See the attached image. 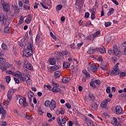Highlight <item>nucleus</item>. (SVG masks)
<instances>
[{"instance_id": "1", "label": "nucleus", "mask_w": 126, "mask_h": 126, "mask_svg": "<svg viewBox=\"0 0 126 126\" xmlns=\"http://www.w3.org/2000/svg\"><path fill=\"white\" fill-rule=\"evenodd\" d=\"M33 55V43H29L25 45V49L23 52V57L29 58Z\"/></svg>"}, {"instance_id": "2", "label": "nucleus", "mask_w": 126, "mask_h": 126, "mask_svg": "<svg viewBox=\"0 0 126 126\" xmlns=\"http://www.w3.org/2000/svg\"><path fill=\"white\" fill-rule=\"evenodd\" d=\"M7 74H10L14 76V79H23V77L22 76V73L17 70L16 72L12 71V70H9L6 71Z\"/></svg>"}, {"instance_id": "3", "label": "nucleus", "mask_w": 126, "mask_h": 126, "mask_svg": "<svg viewBox=\"0 0 126 126\" xmlns=\"http://www.w3.org/2000/svg\"><path fill=\"white\" fill-rule=\"evenodd\" d=\"M16 99L17 101L19 100V104L22 105L24 108L28 106L29 103L26 101V97H23L22 96L17 94L16 96Z\"/></svg>"}, {"instance_id": "4", "label": "nucleus", "mask_w": 126, "mask_h": 126, "mask_svg": "<svg viewBox=\"0 0 126 126\" xmlns=\"http://www.w3.org/2000/svg\"><path fill=\"white\" fill-rule=\"evenodd\" d=\"M107 53L108 54H109V55H112V53L113 54H114V55L116 56H119V55L120 54V51L118 49V47L117 46V45L113 46V51H112V50H108Z\"/></svg>"}, {"instance_id": "5", "label": "nucleus", "mask_w": 126, "mask_h": 126, "mask_svg": "<svg viewBox=\"0 0 126 126\" xmlns=\"http://www.w3.org/2000/svg\"><path fill=\"white\" fill-rule=\"evenodd\" d=\"M87 69L89 71H92L93 72H96L98 70V68L94 63H89Z\"/></svg>"}, {"instance_id": "6", "label": "nucleus", "mask_w": 126, "mask_h": 126, "mask_svg": "<svg viewBox=\"0 0 126 126\" xmlns=\"http://www.w3.org/2000/svg\"><path fill=\"white\" fill-rule=\"evenodd\" d=\"M119 64H120V63H117L115 65L113 70L111 72V75H118L119 74V70H120L119 69Z\"/></svg>"}, {"instance_id": "7", "label": "nucleus", "mask_w": 126, "mask_h": 126, "mask_svg": "<svg viewBox=\"0 0 126 126\" xmlns=\"http://www.w3.org/2000/svg\"><path fill=\"white\" fill-rule=\"evenodd\" d=\"M6 114L7 112L6 111L3 109V108L1 106V104H0V115H2L1 116V119L2 120H4L6 117Z\"/></svg>"}, {"instance_id": "8", "label": "nucleus", "mask_w": 126, "mask_h": 126, "mask_svg": "<svg viewBox=\"0 0 126 126\" xmlns=\"http://www.w3.org/2000/svg\"><path fill=\"white\" fill-rule=\"evenodd\" d=\"M57 123L58 125H59V126H63V125H64V124L66 123V119L64 117H63V116H62L61 118H57Z\"/></svg>"}, {"instance_id": "9", "label": "nucleus", "mask_w": 126, "mask_h": 126, "mask_svg": "<svg viewBox=\"0 0 126 126\" xmlns=\"http://www.w3.org/2000/svg\"><path fill=\"white\" fill-rule=\"evenodd\" d=\"M24 65L26 67V68L29 69V70H32L33 69V67L32 66V64L30 63L28 61H25L24 62Z\"/></svg>"}, {"instance_id": "10", "label": "nucleus", "mask_w": 126, "mask_h": 126, "mask_svg": "<svg viewBox=\"0 0 126 126\" xmlns=\"http://www.w3.org/2000/svg\"><path fill=\"white\" fill-rule=\"evenodd\" d=\"M14 92H15V89H11L8 91L7 94L8 99H9V100L11 99V96L13 95V93H14Z\"/></svg>"}, {"instance_id": "11", "label": "nucleus", "mask_w": 126, "mask_h": 126, "mask_svg": "<svg viewBox=\"0 0 126 126\" xmlns=\"http://www.w3.org/2000/svg\"><path fill=\"white\" fill-rule=\"evenodd\" d=\"M3 10L5 12H8L9 10H10V6L7 3H3Z\"/></svg>"}, {"instance_id": "12", "label": "nucleus", "mask_w": 126, "mask_h": 126, "mask_svg": "<svg viewBox=\"0 0 126 126\" xmlns=\"http://www.w3.org/2000/svg\"><path fill=\"white\" fill-rule=\"evenodd\" d=\"M6 21H7L6 17H4L3 13H0V22H2L3 24H5Z\"/></svg>"}, {"instance_id": "13", "label": "nucleus", "mask_w": 126, "mask_h": 126, "mask_svg": "<svg viewBox=\"0 0 126 126\" xmlns=\"http://www.w3.org/2000/svg\"><path fill=\"white\" fill-rule=\"evenodd\" d=\"M56 106L57 104L56 103V101H55L54 99H52L50 106H49L51 110H55V109H56Z\"/></svg>"}, {"instance_id": "14", "label": "nucleus", "mask_w": 126, "mask_h": 126, "mask_svg": "<svg viewBox=\"0 0 126 126\" xmlns=\"http://www.w3.org/2000/svg\"><path fill=\"white\" fill-rule=\"evenodd\" d=\"M123 113V108L121 106L118 105L116 107V113L117 115H120V114H122Z\"/></svg>"}, {"instance_id": "15", "label": "nucleus", "mask_w": 126, "mask_h": 126, "mask_svg": "<svg viewBox=\"0 0 126 126\" xmlns=\"http://www.w3.org/2000/svg\"><path fill=\"white\" fill-rule=\"evenodd\" d=\"M28 95L29 97V102L30 103H31V102H32V98H34V93H33V92H32V91H30V92H29L28 93Z\"/></svg>"}, {"instance_id": "16", "label": "nucleus", "mask_w": 126, "mask_h": 126, "mask_svg": "<svg viewBox=\"0 0 126 126\" xmlns=\"http://www.w3.org/2000/svg\"><path fill=\"white\" fill-rule=\"evenodd\" d=\"M97 52H99L100 54H105L106 53V48L104 46H101L97 49H96Z\"/></svg>"}, {"instance_id": "17", "label": "nucleus", "mask_w": 126, "mask_h": 126, "mask_svg": "<svg viewBox=\"0 0 126 126\" xmlns=\"http://www.w3.org/2000/svg\"><path fill=\"white\" fill-rule=\"evenodd\" d=\"M58 86H55L52 88L51 90L53 92H54V93H58L60 92H61V89Z\"/></svg>"}, {"instance_id": "18", "label": "nucleus", "mask_w": 126, "mask_h": 126, "mask_svg": "<svg viewBox=\"0 0 126 126\" xmlns=\"http://www.w3.org/2000/svg\"><path fill=\"white\" fill-rule=\"evenodd\" d=\"M31 20H32V17L31 16V15H28L25 20V22H26L27 24H29V23L31 22Z\"/></svg>"}, {"instance_id": "19", "label": "nucleus", "mask_w": 126, "mask_h": 126, "mask_svg": "<svg viewBox=\"0 0 126 126\" xmlns=\"http://www.w3.org/2000/svg\"><path fill=\"white\" fill-rule=\"evenodd\" d=\"M56 59L55 58H51L49 60V62L50 64H51V65H55L56 64Z\"/></svg>"}, {"instance_id": "20", "label": "nucleus", "mask_w": 126, "mask_h": 126, "mask_svg": "<svg viewBox=\"0 0 126 126\" xmlns=\"http://www.w3.org/2000/svg\"><path fill=\"white\" fill-rule=\"evenodd\" d=\"M70 66V64L69 62H64L63 63V67H64V68H69Z\"/></svg>"}, {"instance_id": "21", "label": "nucleus", "mask_w": 126, "mask_h": 126, "mask_svg": "<svg viewBox=\"0 0 126 126\" xmlns=\"http://www.w3.org/2000/svg\"><path fill=\"white\" fill-rule=\"evenodd\" d=\"M31 4H25L23 5V7L25 8V10H30Z\"/></svg>"}, {"instance_id": "22", "label": "nucleus", "mask_w": 126, "mask_h": 126, "mask_svg": "<svg viewBox=\"0 0 126 126\" xmlns=\"http://www.w3.org/2000/svg\"><path fill=\"white\" fill-rule=\"evenodd\" d=\"M114 11L115 9H114V8H111L107 12L108 16H111V15L114 13Z\"/></svg>"}, {"instance_id": "23", "label": "nucleus", "mask_w": 126, "mask_h": 126, "mask_svg": "<svg viewBox=\"0 0 126 126\" xmlns=\"http://www.w3.org/2000/svg\"><path fill=\"white\" fill-rule=\"evenodd\" d=\"M112 125H113V126H117V124H118V119L116 117L113 118V120L111 121Z\"/></svg>"}, {"instance_id": "24", "label": "nucleus", "mask_w": 126, "mask_h": 126, "mask_svg": "<svg viewBox=\"0 0 126 126\" xmlns=\"http://www.w3.org/2000/svg\"><path fill=\"white\" fill-rule=\"evenodd\" d=\"M55 76L56 78H59L61 76V71H56L55 72Z\"/></svg>"}, {"instance_id": "25", "label": "nucleus", "mask_w": 126, "mask_h": 126, "mask_svg": "<svg viewBox=\"0 0 126 126\" xmlns=\"http://www.w3.org/2000/svg\"><path fill=\"white\" fill-rule=\"evenodd\" d=\"M107 105H108V103L104 100L102 103H100V107H101V108H105L107 107Z\"/></svg>"}, {"instance_id": "26", "label": "nucleus", "mask_w": 126, "mask_h": 126, "mask_svg": "<svg viewBox=\"0 0 126 126\" xmlns=\"http://www.w3.org/2000/svg\"><path fill=\"white\" fill-rule=\"evenodd\" d=\"M95 53V49L94 48H90L89 51H88V53L90 55H92V54H94Z\"/></svg>"}, {"instance_id": "27", "label": "nucleus", "mask_w": 126, "mask_h": 126, "mask_svg": "<svg viewBox=\"0 0 126 126\" xmlns=\"http://www.w3.org/2000/svg\"><path fill=\"white\" fill-rule=\"evenodd\" d=\"M59 67L58 65H54L51 68V70L52 71H55V70H58L59 69Z\"/></svg>"}, {"instance_id": "28", "label": "nucleus", "mask_w": 126, "mask_h": 126, "mask_svg": "<svg viewBox=\"0 0 126 126\" xmlns=\"http://www.w3.org/2000/svg\"><path fill=\"white\" fill-rule=\"evenodd\" d=\"M1 49L2 51H6V50H7V46H6V44L2 43L1 44Z\"/></svg>"}, {"instance_id": "29", "label": "nucleus", "mask_w": 126, "mask_h": 126, "mask_svg": "<svg viewBox=\"0 0 126 126\" xmlns=\"http://www.w3.org/2000/svg\"><path fill=\"white\" fill-rule=\"evenodd\" d=\"M13 8H14V10H15V13H18V12L20 11V10L19 9V8H18V6L16 5H14Z\"/></svg>"}, {"instance_id": "30", "label": "nucleus", "mask_w": 126, "mask_h": 126, "mask_svg": "<svg viewBox=\"0 0 126 126\" xmlns=\"http://www.w3.org/2000/svg\"><path fill=\"white\" fill-rule=\"evenodd\" d=\"M94 36H93V34H91L89 35V36L86 37V39L87 40H94Z\"/></svg>"}, {"instance_id": "31", "label": "nucleus", "mask_w": 126, "mask_h": 126, "mask_svg": "<svg viewBox=\"0 0 126 126\" xmlns=\"http://www.w3.org/2000/svg\"><path fill=\"white\" fill-rule=\"evenodd\" d=\"M51 101H50L49 100H46L45 101L44 105L46 107H50V106H51Z\"/></svg>"}, {"instance_id": "32", "label": "nucleus", "mask_w": 126, "mask_h": 126, "mask_svg": "<svg viewBox=\"0 0 126 126\" xmlns=\"http://www.w3.org/2000/svg\"><path fill=\"white\" fill-rule=\"evenodd\" d=\"M4 32L6 34H8V33H10V31H9V27H6L4 29Z\"/></svg>"}, {"instance_id": "33", "label": "nucleus", "mask_w": 126, "mask_h": 126, "mask_svg": "<svg viewBox=\"0 0 126 126\" xmlns=\"http://www.w3.org/2000/svg\"><path fill=\"white\" fill-rule=\"evenodd\" d=\"M24 77H25V79H30V75L28 73L24 74Z\"/></svg>"}, {"instance_id": "34", "label": "nucleus", "mask_w": 126, "mask_h": 126, "mask_svg": "<svg viewBox=\"0 0 126 126\" xmlns=\"http://www.w3.org/2000/svg\"><path fill=\"white\" fill-rule=\"evenodd\" d=\"M98 106H99V105L97 104H94V106H93L92 108L94 111H97V110L98 109Z\"/></svg>"}, {"instance_id": "35", "label": "nucleus", "mask_w": 126, "mask_h": 126, "mask_svg": "<svg viewBox=\"0 0 126 126\" xmlns=\"http://www.w3.org/2000/svg\"><path fill=\"white\" fill-rule=\"evenodd\" d=\"M0 69H1L2 70H3L4 71H6V70H7V68L5 66V65H0Z\"/></svg>"}, {"instance_id": "36", "label": "nucleus", "mask_w": 126, "mask_h": 126, "mask_svg": "<svg viewBox=\"0 0 126 126\" xmlns=\"http://www.w3.org/2000/svg\"><path fill=\"white\" fill-rule=\"evenodd\" d=\"M63 8V5L62 4H58L56 7V10H61Z\"/></svg>"}, {"instance_id": "37", "label": "nucleus", "mask_w": 126, "mask_h": 126, "mask_svg": "<svg viewBox=\"0 0 126 126\" xmlns=\"http://www.w3.org/2000/svg\"><path fill=\"white\" fill-rule=\"evenodd\" d=\"M4 66L7 68H9L10 67H12V64H9L8 63H6L4 64Z\"/></svg>"}, {"instance_id": "38", "label": "nucleus", "mask_w": 126, "mask_h": 126, "mask_svg": "<svg viewBox=\"0 0 126 126\" xmlns=\"http://www.w3.org/2000/svg\"><path fill=\"white\" fill-rule=\"evenodd\" d=\"M89 12H91V14H95L96 12V9L93 8L92 9H89Z\"/></svg>"}, {"instance_id": "39", "label": "nucleus", "mask_w": 126, "mask_h": 126, "mask_svg": "<svg viewBox=\"0 0 126 126\" xmlns=\"http://www.w3.org/2000/svg\"><path fill=\"white\" fill-rule=\"evenodd\" d=\"M82 72H83V73H84V74H85V75L86 76V77H89L90 76V74H89V73L87 72V71L83 70Z\"/></svg>"}, {"instance_id": "40", "label": "nucleus", "mask_w": 126, "mask_h": 126, "mask_svg": "<svg viewBox=\"0 0 126 126\" xmlns=\"http://www.w3.org/2000/svg\"><path fill=\"white\" fill-rule=\"evenodd\" d=\"M100 33H101V32L100 31H96L94 33V34H93V36H94V37L95 38V37H97Z\"/></svg>"}, {"instance_id": "41", "label": "nucleus", "mask_w": 126, "mask_h": 126, "mask_svg": "<svg viewBox=\"0 0 126 126\" xmlns=\"http://www.w3.org/2000/svg\"><path fill=\"white\" fill-rule=\"evenodd\" d=\"M90 86L91 87H93V88H96L97 86L95 85V82L93 81L90 83Z\"/></svg>"}, {"instance_id": "42", "label": "nucleus", "mask_w": 126, "mask_h": 126, "mask_svg": "<svg viewBox=\"0 0 126 126\" xmlns=\"http://www.w3.org/2000/svg\"><path fill=\"white\" fill-rule=\"evenodd\" d=\"M89 98H90V99L92 100L93 101V100H95V96H94V95L92 94H89Z\"/></svg>"}, {"instance_id": "43", "label": "nucleus", "mask_w": 126, "mask_h": 126, "mask_svg": "<svg viewBox=\"0 0 126 126\" xmlns=\"http://www.w3.org/2000/svg\"><path fill=\"white\" fill-rule=\"evenodd\" d=\"M40 4H41V5H42L43 8H45V9H48V7L46 5V4L45 3L40 2Z\"/></svg>"}, {"instance_id": "44", "label": "nucleus", "mask_w": 126, "mask_h": 126, "mask_svg": "<svg viewBox=\"0 0 126 126\" xmlns=\"http://www.w3.org/2000/svg\"><path fill=\"white\" fill-rule=\"evenodd\" d=\"M112 23L111 22H105L104 25L105 27H109V26H111Z\"/></svg>"}, {"instance_id": "45", "label": "nucleus", "mask_w": 126, "mask_h": 126, "mask_svg": "<svg viewBox=\"0 0 126 126\" xmlns=\"http://www.w3.org/2000/svg\"><path fill=\"white\" fill-rule=\"evenodd\" d=\"M126 72H121L120 73V77H124V76H126Z\"/></svg>"}, {"instance_id": "46", "label": "nucleus", "mask_w": 126, "mask_h": 126, "mask_svg": "<svg viewBox=\"0 0 126 126\" xmlns=\"http://www.w3.org/2000/svg\"><path fill=\"white\" fill-rule=\"evenodd\" d=\"M62 82L65 84H68V82H69V80L67 79H62Z\"/></svg>"}, {"instance_id": "47", "label": "nucleus", "mask_w": 126, "mask_h": 126, "mask_svg": "<svg viewBox=\"0 0 126 126\" xmlns=\"http://www.w3.org/2000/svg\"><path fill=\"white\" fill-rule=\"evenodd\" d=\"M89 16H90V13L88 12H86L85 14V18H89Z\"/></svg>"}, {"instance_id": "48", "label": "nucleus", "mask_w": 126, "mask_h": 126, "mask_svg": "<svg viewBox=\"0 0 126 126\" xmlns=\"http://www.w3.org/2000/svg\"><path fill=\"white\" fill-rule=\"evenodd\" d=\"M100 67L103 70H106V65H104V64H101Z\"/></svg>"}, {"instance_id": "49", "label": "nucleus", "mask_w": 126, "mask_h": 126, "mask_svg": "<svg viewBox=\"0 0 126 126\" xmlns=\"http://www.w3.org/2000/svg\"><path fill=\"white\" fill-rule=\"evenodd\" d=\"M26 119H27L28 120H31L32 118H31V116L28 114L25 115Z\"/></svg>"}, {"instance_id": "50", "label": "nucleus", "mask_w": 126, "mask_h": 126, "mask_svg": "<svg viewBox=\"0 0 126 126\" xmlns=\"http://www.w3.org/2000/svg\"><path fill=\"white\" fill-rule=\"evenodd\" d=\"M61 54H62V55H64V56H67V55H68V52L67 51H62V52L61 53Z\"/></svg>"}, {"instance_id": "51", "label": "nucleus", "mask_w": 126, "mask_h": 126, "mask_svg": "<svg viewBox=\"0 0 126 126\" xmlns=\"http://www.w3.org/2000/svg\"><path fill=\"white\" fill-rule=\"evenodd\" d=\"M111 0V1H113V2L115 3L116 5H119V2H118L117 0Z\"/></svg>"}, {"instance_id": "52", "label": "nucleus", "mask_w": 126, "mask_h": 126, "mask_svg": "<svg viewBox=\"0 0 126 126\" xmlns=\"http://www.w3.org/2000/svg\"><path fill=\"white\" fill-rule=\"evenodd\" d=\"M18 4L20 7H22L23 6V3H22V1H19L18 3Z\"/></svg>"}, {"instance_id": "53", "label": "nucleus", "mask_w": 126, "mask_h": 126, "mask_svg": "<svg viewBox=\"0 0 126 126\" xmlns=\"http://www.w3.org/2000/svg\"><path fill=\"white\" fill-rule=\"evenodd\" d=\"M106 93H110L111 92V89L110 88V87H107L106 88Z\"/></svg>"}, {"instance_id": "54", "label": "nucleus", "mask_w": 126, "mask_h": 126, "mask_svg": "<svg viewBox=\"0 0 126 126\" xmlns=\"http://www.w3.org/2000/svg\"><path fill=\"white\" fill-rule=\"evenodd\" d=\"M82 45H83V42L77 43V46L78 48H81Z\"/></svg>"}, {"instance_id": "55", "label": "nucleus", "mask_w": 126, "mask_h": 126, "mask_svg": "<svg viewBox=\"0 0 126 126\" xmlns=\"http://www.w3.org/2000/svg\"><path fill=\"white\" fill-rule=\"evenodd\" d=\"M79 4H83L84 3V0H77Z\"/></svg>"}, {"instance_id": "56", "label": "nucleus", "mask_w": 126, "mask_h": 126, "mask_svg": "<svg viewBox=\"0 0 126 126\" xmlns=\"http://www.w3.org/2000/svg\"><path fill=\"white\" fill-rule=\"evenodd\" d=\"M70 48L73 49V50H74V49H75V44H74V43L71 44L70 45Z\"/></svg>"}, {"instance_id": "57", "label": "nucleus", "mask_w": 126, "mask_h": 126, "mask_svg": "<svg viewBox=\"0 0 126 126\" xmlns=\"http://www.w3.org/2000/svg\"><path fill=\"white\" fill-rule=\"evenodd\" d=\"M50 36L53 38V39H56L57 37L54 35V33L52 32H50Z\"/></svg>"}, {"instance_id": "58", "label": "nucleus", "mask_w": 126, "mask_h": 126, "mask_svg": "<svg viewBox=\"0 0 126 126\" xmlns=\"http://www.w3.org/2000/svg\"><path fill=\"white\" fill-rule=\"evenodd\" d=\"M65 106L68 109H70V108H71V105H70V104H69V103H66Z\"/></svg>"}, {"instance_id": "59", "label": "nucleus", "mask_w": 126, "mask_h": 126, "mask_svg": "<svg viewBox=\"0 0 126 126\" xmlns=\"http://www.w3.org/2000/svg\"><path fill=\"white\" fill-rule=\"evenodd\" d=\"M92 24H91V22H88L86 24V26L87 27H89V26H91Z\"/></svg>"}, {"instance_id": "60", "label": "nucleus", "mask_w": 126, "mask_h": 126, "mask_svg": "<svg viewBox=\"0 0 126 126\" xmlns=\"http://www.w3.org/2000/svg\"><path fill=\"white\" fill-rule=\"evenodd\" d=\"M91 19L92 20L95 19V14H91Z\"/></svg>"}, {"instance_id": "61", "label": "nucleus", "mask_w": 126, "mask_h": 126, "mask_svg": "<svg viewBox=\"0 0 126 126\" xmlns=\"http://www.w3.org/2000/svg\"><path fill=\"white\" fill-rule=\"evenodd\" d=\"M94 83L96 84L97 85L100 84V80H96L94 81Z\"/></svg>"}, {"instance_id": "62", "label": "nucleus", "mask_w": 126, "mask_h": 126, "mask_svg": "<svg viewBox=\"0 0 126 126\" xmlns=\"http://www.w3.org/2000/svg\"><path fill=\"white\" fill-rule=\"evenodd\" d=\"M97 61L98 62H103V59L102 58V57L100 56L98 57V58L97 59Z\"/></svg>"}, {"instance_id": "63", "label": "nucleus", "mask_w": 126, "mask_h": 126, "mask_svg": "<svg viewBox=\"0 0 126 126\" xmlns=\"http://www.w3.org/2000/svg\"><path fill=\"white\" fill-rule=\"evenodd\" d=\"M42 126H50L48 123H43L42 124Z\"/></svg>"}, {"instance_id": "64", "label": "nucleus", "mask_w": 126, "mask_h": 126, "mask_svg": "<svg viewBox=\"0 0 126 126\" xmlns=\"http://www.w3.org/2000/svg\"><path fill=\"white\" fill-rule=\"evenodd\" d=\"M122 47H124V48H126V41L123 42L122 44Z\"/></svg>"}]
</instances>
